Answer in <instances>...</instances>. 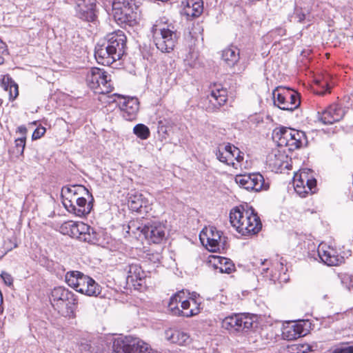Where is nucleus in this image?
<instances>
[{"label": "nucleus", "instance_id": "nucleus-5", "mask_svg": "<svg viewBox=\"0 0 353 353\" xmlns=\"http://www.w3.org/2000/svg\"><path fill=\"white\" fill-rule=\"evenodd\" d=\"M50 303L54 310L69 318L74 317V305L77 303L73 292L64 287L54 288L50 296Z\"/></svg>", "mask_w": 353, "mask_h": 353}, {"label": "nucleus", "instance_id": "nucleus-48", "mask_svg": "<svg viewBox=\"0 0 353 353\" xmlns=\"http://www.w3.org/2000/svg\"><path fill=\"white\" fill-rule=\"evenodd\" d=\"M299 172H300L299 176H302L303 174H305V175L312 174L314 172V171L312 169L307 168H301L299 170ZM293 176H298V173L294 172Z\"/></svg>", "mask_w": 353, "mask_h": 353}, {"label": "nucleus", "instance_id": "nucleus-32", "mask_svg": "<svg viewBox=\"0 0 353 353\" xmlns=\"http://www.w3.org/2000/svg\"><path fill=\"white\" fill-rule=\"evenodd\" d=\"M99 92H110L112 91V86L110 84V76L104 70H103V75H101L99 82Z\"/></svg>", "mask_w": 353, "mask_h": 353}, {"label": "nucleus", "instance_id": "nucleus-3", "mask_svg": "<svg viewBox=\"0 0 353 353\" xmlns=\"http://www.w3.org/2000/svg\"><path fill=\"white\" fill-rule=\"evenodd\" d=\"M112 14L121 28L134 27L139 23V6L136 0H113Z\"/></svg>", "mask_w": 353, "mask_h": 353}, {"label": "nucleus", "instance_id": "nucleus-17", "mask_svg": "<svg viewBox=\"0 0 353 353\" xmlns=\"http://www.w3.org/2000/svg\"><path fill=\"white\" fill-rule=\"evenodd\" d=\"M236 183L248 190L259 192L270 187V178H234Z\"/></svg>", "mask_w": 353, "mask_h": 353}, {"label": "nucleus", "instance_id": "nucleus-26", "mask_svg": "<svg viewBox=\"0 0 353 353\" xmlns=\"http://www.w3.org/2000/svg\"><path fill=\"white\" fill-rule=\"evenodd\" d=\"M83 226L85 228L83 231L79 232V235L77 236V239L88 243L97 244L100 240L99 232L84 223H83Z\"/></svg>", "mask_w": 353, "mask_h": 353}, {"label": "nucleus", "instance_id": "nucleus-42", "mask_svg": "<svg viewBox=\"0 0 353 353\" xmlns=\"http://www.w3.org/2000/svg\"><path fill=\"white\" fill-rule=\"evenodd\" d=\"M46 132V128L42 125L38 126L33 132L32 134V140H37L44 135Z\"/></svg>", "mask_w": 353, "mask_h": 353}, {"label": "nucleus", "instance_id": "nucleus-2", "mask_svg": "<svg viewBox=\"0 0 353 353\" xmlns=\"http://www.w3.org/2000/svg\"><path fill=\"white\" fill-rule=\"evenodd\" d=\"M230 222L243 236L254 235L262 228L261 219L252 207L247 210L243 206L232 208L230 212Z\"/></svg>", "mask_w": 353, "mask_h": 353}, {"label": "nucleus", "instance_id": "nucleus-21", "mask_svg": "<svg viewBox=\"0 0 353 353\" xmlns=\"http://www.w3.org/2000/svg\"><path fill=\"white\" fill-rule=\"evenodd\" d=\"M318 255L322 262L330 266L337 265L341 261L336 252L325 245L319 246Z\"/></svg>", "mask_w": 353, "mask_h": 353}, {"label": "nucleus", "instance_id": "nucleus-11", "mask_svg": "<svg viewBox=\"0 0 353 353\" xmlns=\"http://www.w3.org/2000/svg\"><path fill=\"white\" fill-rule=\"evenodd\" d=\"M127 285L134 290H141L145 286L146 274L139 263H129L125 268Z\"/></svg>", "mask_w": 353, "mask_h": 353}, {"label": "nucleus", "instance_id": "nucleus-36", "mask_svg": "<svg viewBox=\"0 0 353 353\" xmlns=\"http://www.w3.org/2000/svg\"><path fill=\"white\" fill-rule=\"evenodd\" d=\"M133 132L143 140L147 139L150 135L148 127L142 123L137 124L133 128Z\"/></svg>", "mask_w": 353, "mask_h": 353}, {"label": "nucleus", "instance_id": "nucleus-50", "mask_svg": "<svg viewBox=\"0 0 353 353\" xmlns=\"http://www.w3.org/2000/svg\"><path fill=\"white\" fill-rule=\"evenodd\" d=\"M263 176L259 172H249V173H243V174H236L235 176Z\"/></svg>", "mask_w": 353, "mask_h": 353}, {"label": "nucleus", "instance_id": "nucleus-25", "mask_svg": "<svg viewBox=\"0 0 353 353\" xmlns=\"http://www.w3.org/2000/svg\"><path fill=\"white\" fill-rule=\"evenodd\" d=\"M222 59L230 68H234L239 61L240 50L234 46H230L222 51Z\"/></svg>", "mask_w": 353, "mask_h": 353}, {"label": "nucleus", "instance_id": "nucleus-44", "mask_svg": "<svg viewBox=\"0 0 353 353\" xmlns=\"http://www.w3.org/2000/svg\"><path fill=\"white\" fill-rule=\"evenodd\" d=\"M1 277L3 279L4 283L8 286H12L13 284V278L9 273L6 272H2Z\"/></svg>", "mask_w": 353, "mask_h": 353}, {"label": "nucleus", "instance_id": "nucleus-39", "mask_svg": "<svg viewBox=\"0 0 353 353\" xmlns=\"http://www.w3.org/2000/svg\"><path fill=\"white\" fill-rule=\"evenodd\" d=\"M225 152L230 154V159L232 162L234 161V157L236 153L239 152V148L231 143H228L225 145H222Z\"/></svg>", "mask_w": 353, "mask_h": 353}, {"label": "nucleus", "instance_id": "nucleus-53", "mask_svg": "<svg viewBox=\"0 0 353 353\" xmlns=\"http://www.w3.org/2000/svg\"><path fill=\"white\" fill-rule=\"evenodd\" d=\"M243 159V156L241 154V151L239 150V152L236 154L234 160L238 163L241 162Z\"/></svg>", "mask_w": 353, "mask_h": 353}, {"label": "nucleus", "instance_id": "nucleus-14", "mask_svg": "<svg viewBox=\"0 0 353 353\" xmlns=\"http://www.w3.org/2000/svg\"><path fill=\"white\" fill-rule=\"evenodd\" d=\"M145 239L153 243H160L165 239V226L159 222H152L145 224L141 230Z\"/></svg>", "mask_w": 353, "mask_h": 353}, {"label": "nucleus", "instance_id": "nucleus-60", "mask_svg": "<svg viewBox=\"0 0 353 353\" xmlns=\"http://www.w3.org/2000/svg\"><path fill=\"white\" fill-rule=\"evenodd\" d=\"M17 243H14L13 248H17Z\"/></svg>", "mask_w": 353, "mask_h": 353}, {"label": "nucleus", "instance_id": "nucleus-41", "mask_svg": "<svg viewBox=\"0 0 353 353\" xmlns=\"http://www.w3.org/2000/svg\"><path fill=\"white\" fill-rule=\"evenodd\" d=\"M26 137L17 138L14 141L15 147L17 150V152L20 154H23V151L26 147Z\"/></svg>", "mask_w": 353, "mask_h": 353}, {"label": "nucleus", "instance_id": "nucleus-49", "mask_svg": "<svg viewBox=\"0 0 353 353\" xmlns=\"http://www.w3.org/2000/svg\"><path fill=\"white\" fill-rule=\"evenodd\" d=\"M17 132L21 134L22 135V137H26V134L28 132L27 128L22 125L17 128Z\"/></svg>", "mask_w": 353, "mask_h": 353}, {"label": "nucleus", "instance_id": "nucleus-18", "mask_svg": "<svg viewBox=\"0 0 353 353\" xmlns=\"http://www.w3.org/2000/svg\"><path fill=\"white\" fill-rule=\"evenodd\" d=\"M75 201H77V206L74 203L72 208L68 209V212L80 217L85 216L90 213L94 201L92 194L89 198L86 195H82L77 197Z\"/></svg>", "mask_w": 353, "mask_h": 353}, {"label": "nucleus", "instance_id": "nucleus-52", "mask_svg": "<svg viewBox=\"0 0 353 353\" xmlns=\"http://www.w3.org/2000/svg\"><path fill=\"white\" fill-rule=\"evenodd\" d=\"M160 258H161L160 254L158 253H156V254H152V258L150 257L149 259L152 261L154 263H156V262L160 261Z\"/></svg>", "mask_w": 353, "mask_h": 353}, {"label": "nucleus", "instance_id": "nucleus-6", "mask_svg": "<svg viewBox=\"0 0 353 353\" xmlns=\"http://www.w3.org/2000/svg\"><path fill=\"white\" fill-rule=\"evenodd\" d=\"M65 282L77 292L89 296H97L101 294V286L91 277L79 271L68 272Z\"/></svg>", "mask_w": 353, "mask_h": 353}, {"label": "nucleus", "instance_id": "nucleus-20", "mask_svg": "<svg viewBox=\"0 0 353 353\" xmlns=\"http://www.w3.org/2000/svg\"><path fill=\"white\" fill-rule=\"evenodd\" d=\"M208 99L211 105L209 108H212V110H219L228 100V91L226 89L215 85L210 91Z\"/></svg>", "mask_w": 353, "mask_h": 353}, {"label": "nucleus", "instance_id": "nucleus-27", "mask_svg": "<svg viewBox=\"0 0 353 353\" xmlns=\"http://www.w3.org/2000/svg\"><path fill=\"white\" fill-rule=\"evenodd\" d=\"M84 228L83 222L68 221L61 225L59 231L63 234L77 238V236L79 235V232L83 231Z\"/></svg>", "mask_w": 353, "mask_h": 353}, {"label": "nucleus", "instance_id": "nucleus-13", "mask_svg": "<svg viewBox=\"0 0 353 353\" xmlns=\"http://www.w3.org/2000/svg\"><path fill=\"white\" fill-rule=\"evenodd\" d=\"M114 96L123 99L119 105L122 112V117L127 121H134L137 119L139 110V101L137 97H125L119 94H114Z\"/></svg>", "mask_w": 353, "mask_h": 353}, {"label": "nucleus", "instance_id": "nucleus-34", "mask_svg": "<svg viewBox=\"0 0 353 353\" xmlns=\"http://www.w3.org/2000/svg\"><path fill=\"white\" fill-rule=\"evenodd\" d=\"M77 197L72 195L68 190H65L64 188L61 189V199L62 203L64 208L68 211V209H70L73 206L74 201Z\"/></svg>", "mask_w": 353, "mask_h": 353}, {"label": "nucleus", "instance_id": "nucleus-33", "mask_svg": "<svg viewBox=\"0 0 353 353\" xmlns=\"http://www.w3.org/2000/svg\"><path fill=\"white\" fill-rule=\"evenodd\" d=\"M331 353H353L352 342H341L330 349Z\"/></svg>", "mask_w": 353, "mask_h": 353}, {"label": "nucleus", "instance_id": "nucleus-45", "mask_svg": "<svg viewBox=\"0 0 353 353\" xmlns=\"http://www.w3.org/2000/svg\"><path fill=\"white\" fill-rule=\"evenodd\" d=\"M19 88L18 85L15 83V86L10 87L8 88V92H9V99L10 101H14L17 96L19 95Z\"/></svg>", "mask_w": 353, "mask_h": 353}, {"label": "nucleus", "instance_id": "nucleus-31", "mask_svg": "<svg viewBox=\"0 0 353 353\" xmlns=\"http://www.w3.org/2000/svg\"><path fill=\"white\" fill-rule=\"evenodd\" d=\"M63 188L68 190V191L76 197H80L82 195H86L88 198L91 196V193L85 186L81 185H66Z\"/></svg>", "mask_w": 353, "mask_h": 353}, {"label": "nucleus", "instance_id": "nucleus-56", "mask_svg": "<svg viewBox=\"0 0 353 353\" xmlns=\"http://www.w3.org/2000/svg\"><path fill=\"white\" fill-rule=\"evenodd\" d=\"M268 270V268H263L262 269L261 274H264L265 272H267Z\"/></svg>", "mask_w": 353, "mask_h": 353}, {"label": "nucleus", "instance_id": "nucleus-1", "mask_svg": "<svg viewBox=\"0 0 353 353\" xmlns=\"http://www.w3.org/2000/svg\"><path fill=\"white\" fill-rule=\"evenodd\" d=\"M126 48V37L118 30L107 36V39L99 41L94 48L97 61L103 65H110L122 58Z\"/></svg>", "mask_w": 353, "mask_h": 353}, {"label": "nucleus", "instance_id": "nucleus-29", "mask_svg": "<svg viewBox=\"0 0 353 353\" xmlns=\"http://www.w3.org/2000/svg\"><path fill=\"white\" fill-rule=\"evenodd\" d=\"M212 259L214 269L219 270L221 273L230 274L235 270L234 264L230 259L220 256H213Z\"/></svg>", "mask_w": 353, "mask_h": 353}, {"label": "nucleus", "instance_id": "nucleus-12", "mask_svg": "<svg viewBox=\"0 0 353 353\" xmlns=\"http://www.w3.org/2000/svg\"><path fill=\"white\" fill-rule=\"evenodd\" d=\"M184 294L185 292L182 290L177 292L170 297L168 305L169 311L172 314L178 316L191 317L198 314L200 312V308L195 299H192V303L195 305L194 308H192L190 311L181 310L179 304L183 299Z\"/></svg>", "mask_w": 353, "mask_h": 353}, {"label": "nucleus", "instance_id": "nucleus-23", "mask_svg": "<svg viewBox=\"0 0 353 353\" xmlns=\"http://www.w3.org/2000/svg\"><path fill=\"white\" fill-rule=\"evenodd\" d=\"M305 335L302 325L292 323L285 326L282 331V337L285 340L293 341Z\"/></svg>", "mask_w": 353, "mask_h": 353}, {"label": "nucleus", "instance_id": "nucleus-10", "mask_svg": "<svg viewBox=\"0 0 353 353\" xmlns=\"http://www.w3.org/2000/svg\"><path fill=\"white\" fill-rule=\"evenodd\" d=\"M111 352H103V353H153L148 345L142 341H133L128 343L123 339H114Z\"/></svg>", "mask_w": 353, "mask_h": 353}, {"label": "nucleus", "instance_id": "nucleus-22", "mask_svg": "<svg viewBox=\"0 0 353 353\" xmlns=\"http://www.w3.org/2000/svg\"><path fill=\"white\" fill-rule=\"evenodd\" d=\"M148 201L139 192L129 194L128 206L132 211L143 214L147 212Z\"/></svg>", "mask_w": 353, "mask_h": 353}, {"label": "nucleus", "instance_id": "nucleus-62", "mask_svg": "<svg viewBox=\"0 0 353 353\" xmlns=\"http://www.w3.org/2000/svg\"><path fill=\"white\" fill-rule=\"evenodd\" d=\"M12 248L11 247L10 248H9L8 250H12Z\"/></svg>", "mask_w": 353, "mask_h": 353}, {"label": "nucleus", "instance_id": "nucleus-57", "mask_svg": "<svg viewBox=\"0 0 353 353\" xmlns=\"http://www.w3.org/2000/svg\"><path fill=\"white\" fill-rule=\"evenodd\" d=\"M270 281H273V283H276V279L274 276H271V278L270 279Z\"/></svg>", "mask_w": 353, "mask_h": 353}, {"label": "nucleus", "instance_id": "nucleus-46", "mask_svg": "<svg viewBox=\"0 0 353 353\" xmlns=\"http://www.w3.org/2000/svg\"><path fill=\"white\" fill-rule=\"evenodd\" d=\"M206 236L210 238L216 239L219 241H221V232L217 230L215 228H210L209 234H206Z\"/></svg>", "mask_w": 353, "mask_h": 353}, {"label": "nucleus", "instance_id": "nucleus-61", "mask_svg": "<svg viewBox=\"0 0 353 353\" xmlns=\"http://www.w3.org/2000/svg\"><path fill=\"white\" fill-rule=\"evenodd\" d=\"M74 205H76V206H77V201H74Z\"/></svg>", "mask_w": 353, "mask_h": 353}, {"label": "nucleus", "instance_id": "nucleus-30", "mask_svg": "<svg viewBox=\"0 0 353 353\" xmlns=\"http://www.w3.org/2000/svg\"><path fill=\"white\" fill-rule=\"evenodd\" d=\"M103 70L98 68H92L87 74L86 81L88 86L93 90L99 89V82L101 75H103Z\"/></svg>", "mask_w": 353, "mask_h": 353}, {"label": "nucleus", "instance_id": "nucleus-4", "mask_svg": "<svg viewBox=\"0 0 353 353\" xmlns=\"http://www.w3.org/2000/svg\"><path fill=\"white\" fill-rule=\"evenodd\" d=\"M272 137L276 140L279 147H288L290 151L307 146L308 143L305 132L285 126L276 128Z\"/></svg>", "mask_w": 353, "mask_h": 353}, {"label": "nucleus", "instance_id": "nucleus-28", "mask_svg": "<svg viewBox=\"0 0 353 353\" xmlns=\"http://www.w3.org/2000/svg\"><path fill=\"white\" fill-rule=\"evenodd\" d=\"M165 338L172 343L184 345L190 342L188 333L179 330H169L165 332Z\"/></svg>", "mask_w": 353, "mask_h": 353}, {"label": "nucleus", "instance_id": "nucleus-51", "mask_svg": "<svg viewBox=\"0 0 353 353\" xmlns=\"http://www.w3.org/2000/svg\"><path fill=\"white\" fill-rule=\"evenodd\" d=\"M286 30L283 28H277L272 31V33L276 34L279 36H283L285 34Z\"/></svg>", "mask_w": 353, "mask_h": 353}, {"label": "nucleus", "instance_id": "nucleus-15", "mask_svg": "<svg viewBox=\"0 0 353 353\" xmlns=\"http://www.w3.org/2000/svg\"><path fill=\"white\" fill-rule=\"evenodd\" d=\"M96 7V3L92 0H77L75 6L76 16L83 21L94 22L97 18Z\"/></svg>", "mask_w": 353, "mask_h": 353}, {"label": "nucleus", "instance_id": "nucleus-47", "mask_svg": "<svg viewBox=\"0 0 353 353\" xmlns=\"http://www.w3.org/2000/svg\"><path fill=\"white\" fill-rule=\"evenodd\" d=\"M294 14L298 19L299 23H303L305 19V14L302 12V8L298 7L296 5L294 8Z\"/></svg>", "mask_w": 353, "mask_h": 353}, {"label": "nucleus", "instance_id": "nucleus-35", "mask_svg": "<svg viewBox=\"0 0 353 353\" xmlns=\"http://www.w3.org/2000/svg\"><path fill=\"white\" fill-rule=\"evenodd\" d=\"M170 128L171 127L169 125V122L166 120H160L158 121L157 132L161 141L167 139Z\"/></svg>", "mask_w": 353, "mask_h": 353}, {"label": "nucleus", "instance_id": "nucleus-9", "mask_svg": "<svg viewBox=\"0 0 353 353\" xmlns=\"http://www.w3.org/2000/svg\"><path fill=\"white\" fill-rule=\"evenodd\" d=\"M257 325L256 316L250 314H236L222 321V327L231 332H248Z\"/></svg>", "mask_w": 353, "mask_h": 353}, {"label": "nucleus", "instance_id": "nucleus-19", "mask_svg": "<svg viewBox=\"0 0 353 353\" xmlns=\"http://www.w3.org/2000/svg\"><path fill=\"white\" fill-rule=\"evenodd\" d=\"M292 184L295 192L301 197H305L309 192H315L316 180L315 178H307L305 181L304 178H292Z\"/></svg>", "mask_w": 353, "mask_h": 353}, {"label": "nucleus", "instance_id": "nucleus-24", "mask_svg": "<svg viewBox=\"0 0 353 353\" xmlns=\"http://www.w3.org/2000/svg\"><path fill=\"white\" fill-rule=\"evenodd\" d=\"M183 13L188 17H197L201 14L203 10V0H185Z\"/></svg>", "mask_w": 353, "mask_h": 353}, {"label": "nucleus", "instance_id": "nucleus-54", "mask_svg": "<svg viewBox=\"0 0 353 353\" xmlns=\"http://www.w3.org/2000/svg\"><path fill=\"white\" fill-rule=\"evenodd\" d=\"M4 61H5V59L3 58V57L0 55V65L3 64Z\"/></svg>", "mask_w": 353, "mask_h": 353}, {"label": "nucleus", "instance_id": "nucleus-43", "mask_svg": "<svg viewBox=\"0 0 353 353\" xmlns=\"http://www.w3.org/2000/svg\"><path fill=\"white\" fill-rule=\"evenodd\" d=\"M193 298H191L190 300H181V310L183 311H190L192 308H194L195 305L192 301Z\"/></svg>", "mask_w": 353, "mask_h": 353}, {"label": "nucleus", "instance_id": "nucleus-38", "mask_svg": "<svg viewBox=\"0 0 353 353\" xmlns=\"http://www.w3.org/2000/svg\"><path fill=\"white\" fill-rule=\"evenodd\" d=\"M15 82L9 74L3 75L1 80V85L4 90L8 91L10 87L15 86Z\"/></svg>", "mask_w": 353, "mask_h": 353}, {"label": "nucleus", "instance_id": "nucleus-7", "mask_svg": "<svg viewBox=\"0 0 353 353\" xmlns=\"http://www.w3.org/2000/svg\"><path fill=\"white\" fill-rule=\"evenodd\" d=\"M151 32L157 48L162 52H170L174 50L178 39L179 33L174 26L154 24Z\"/></svg>", "mask_w": 353, "mask_h": 353}, {"label": "nucleus", "instance_id": "nucleus-8", "mask_svg": "<svg viewBox=\"0 0 353 353\" xmlns=\"http://www.w3.org/2000/svg\"><path fill=\"white\" fill-rule=\"evenodd\" d=\"M274 105L283 110L293 111L301 104L299 94L290 88L278 86L272 92Z\"/></svg>", "mask_w": 353, "mask_h": 353}, {"label": "nucleus", "instance_id": "nucleus-55", "mask_svg": "<svg viewBox=\"0 0 353 353\" xmlns=\"http://www.w3.org/2000/svg\"><path fill=\"white\" fill-rule=\"evenodd\" d=\"M260 263H261V265H264L265 263H268V260L265 259V260L263 261V260L261 259V262Z\"/></svg>", "mask_w": 353, "mask_h": 353}, {"label": "nucleus", "instance_id": "nucleus-37", "mask_svg": "<svg viewBox=\"0 0 353 353\" xmlns=\"http://www.w3.org/2000/svg\"><path fill=\"white\" fill-rule=\"evenodd\" d=\"M215 154L217 159L221 162L225 163L227 165H232V166H234V162H232L230 159V154L225 152L222 145L218 148L215 152Z\"/></svg>", "mask_w": 353, "mask_h": 353}, {"label": "nucleus", "instance_id": "nucleus-58", "mask_svg": "<svg viewBox=\"0 0 353 353\" xmlns=\"http://www.w3.org/2000/svg\"><path fill=\"white\" fill-rule=\"evenodd\" d=\"M130 181H132V179L131 178H128V179L127 181V183H128Z\"/></svg>", "mask_w": 353, "mask_h": 353}, {"label": "nucleus", "instance_id": "nucleus-59", "mask_svg": "<svg viewBox=\"0 0 353 353\" xmlns=\"http://www.w3.org/2000/svg\"><path fill=\"white\" fill-rule=\"evenodd\" d=\"M3 101L0 99V107L1 106Z\"/></svg>", "mask_w": 353, "mask_h": 353}, {"label": "nucleus", "instance_id": "nucleus-16", "mask_svg": "<svg viewBox=\"0 0 353 353\" xmlns=\"http://www.w3.org/2000/svg\"><path fill=\"white\" fill-rule=\"evenodd\" d=\"M319 114V120L324 124H332L343 119L345 112L339 104H332Z\"/></svg>", "mask_w": 353, "mask_h": 353}, {"label": "nucleus", "instance_id": "nucleus-40", "mask_svg": "<svg viewBox=\"0 0 353 353\" xmlns=\"http://www.w3.org/2000/svg\"><path fill=\"white\" fill-rule=\"evenodd\" d=\"M219 243L220 241H217L216 239L207 236L206 246L211 252H216L219 249Z\"/></svg>", "mask_w": 353, "mask_h": 353}]
</instances>
